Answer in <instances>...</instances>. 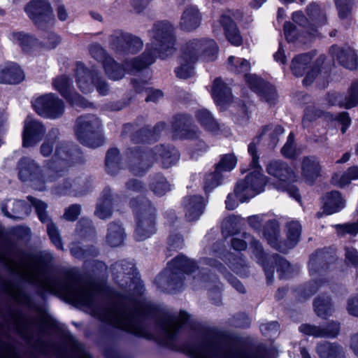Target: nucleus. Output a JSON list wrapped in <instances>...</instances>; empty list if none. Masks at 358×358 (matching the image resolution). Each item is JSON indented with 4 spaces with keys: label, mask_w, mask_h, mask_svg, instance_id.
<instances>
[{
    "label": "nucleus",
    "mask_w": 358,
    "mask_h": 358,
    "mask_svg": "<svg viewBox=\"0 0 358 358\" xmlns=\"http://www.w3.org/2000/svg\"><path fill=\"white\" fill-rule=\"evenodd\" d=\"M127 187L131 192H140L143 189V185L136 180H130L127 184Z\"/></svg>",
    "instance_id": "61"
},
{
    "label": "nucleus",
    "mask_w": 358,
    "mask_h": 358,
    "mask_svg": "<svg viewBox=\"0 0 358 358\" xmlns=\"http://www.w3.org/2000/svg\"><path fill=\"white\" fill-rule=\"evenodd\" d=\"M183 206L187 220L194 221L197 220L203 213L205 202L202 197L192 196L185 199Z\"/></svg>",
    "instance_id": "21"
},
{
    "label": "nucleus",
    "mask_w": 358,
    "mask_h": 358,
    "mask_svg": "<svg viewBox=\"0 0 358 358\" xmlns=\"http://www.w3.org/2000/svg\"><path fill=\"white\" fill-rule=\"evenodd\" d=\"M315 310L318 316L324 317L331 311V303L327 299H317L314 303Z\"/></svg>",
    "instance_id": "43"
},
{
    "label": "nucleus",
    "mask_w": 358,
    "mask_h": 358,
    "mask_svg": "<svg viewBox=\"0 0 358 358\" xmlns=\"http://www.w3.org/2000/svg\"><path fill=\"white\" fill-rule=\"evenodd\" d=\"M13 205L17 211L15 212L13 215H10L7 211H6L3 205H2L1 210L5 215L14 219H22L24 215L23 213H24L25 215H27V208L24 206L23 201H17L13 203Z\"/></svg>",
    "instance_id": "47"
},
{
    "label": "nucleus",
    "mask_w": 358,
    "mask_h": 358,
    "mask_svg": "<svg viewBox=\"0 0 358 358\" xmlns=\"http://www.w3.org/2000/svg\"><path fill=\"white\" fill-rule=\"evenodd\" d=\"M24 11L41 29L52 24L55 20L50 3L48 0H31L25 6Z\"/></svg>",
    "instance_id": "12"
},
{
    "label": "nucleus",
    "mask_w": 358,
    "mask_h": 358,
    "mask_svg": "<svg viewBox=\"0 0 358 358\" xmlns=\"http://www.w3.org/2000/svg\"><path fill=\"white\" fill-rule=\"evenodd\" d=\"M59 42V39L57 35H55L54 33L48 32L45 36H44V38L42 43L46 48L52 49L55 48Z\"/></svg>",
    "instance_id": "53"
},
{
    "label": "nucleus",
    "mask_w": 358,
    "mask_h": 358,
    "mask_svg": "<svg viewBox=\"0 0 358 358\" xmlns=\"http://www.w3.org/2000/svg\"><path fill=\"white\" fill-rule=\"evenodd\" d=\"M352 179L350 178V174H348V169L343 173H336L333 176L332 183L338 187H344L348 185Z\"/></svg>",
    "instance_id": "48"
},
{
    "label": "nucleus",
    "mask_w": 358,
    "mask_h": 358,
    "mask_svg": "<svg viewBox=\"0 0 358 358\" xmlns=\"http://www.w3.org/2000/svg\"><path fill=\"white\" fill-rule=\"evenodd\" d=\"M330 52L336 57L340 64L349 69H355L357 66V57L354 50L350 48L341 49L336 45L331 46Z\"/></svg>",
    "instance_id": "22"
},
{
    "label": "nucleus",
    "mask_w": 358,
    "mask_h": 358,
    "mask_svg": "<svg viewBox=\"0 0 358 358\" xmlns=\"http://www.w3.org/2000/svg\"><path fill=\"white\" fill-rule=\"evenodd\" d=\"M220 22L224 27L228 41L234 45H241L243 42L242 37L232 20L229 17L222 16Z\"/></svg>",
    "instance_id": "27"
},
{
    "label": "nucleus",
    "mask_w": 358,
    "mask_h": 358,
    "mask_svg": "<svg viewBox=\"0 0 358 358\" xmlns=\"http://www.w3.org/2000/svg\"><path fill=\"white\" fill-rule=\"evenodd\" d=\"M157 156H159L165 168L173 165L179 159L178 152L175 148L166 149L162 145L157 146L154 152H135L132 157L131 171L136 175L142 173L150 166L155 159H158Z\"/></svg>",
    "instance_id": "6"
},
{
    "label": "nucleus",
    "mask_w": 358,
    "mask_h": 358,
    "mask_svg": "<svg viewBox=\"0 0 358 358\" xmlns=\"http://www.w3.org/2000/svg\"><path fill=\"white\" fill-rule=\"evenodd\" d=\"M143 47V42L137 37L130 35H124L117 40V44L114 49L117 52H123L127 54H134L140 50Z\"/></svg>",
    "instance_id": "24"
},
{
    "label": "nucleus",
    "mask_w": 358,
    "mask_h": 358,
    "mask_svg": "<svg viewBox=\"0 0 358 358\" xmlns=\"http://www.w3.org/2000/svg\"><path fill=\"white\" fill-rule=\"evenodd\" d=\"M100 127V122L95 116H82L77 120L76 134L79 141L89 147L100 145L94 141L95 133Z\"/></svg>",
    "instance_id": "14"
},
{
    "label": "nucleus",
    "mask_w": 358,
    "mask_h": 358,
    "mask_svg": "<svg viewBox=\"0 0 358 358\" xmlns=\"http://www.w3.org/2000/svg\"><path fill=\"white\" fill-rule=\"evenodd\" d=\"M321 166L317 158L307 157L303 158L301 165L303 176L308 182H312L320 175Z\"/></svg>",
    "instance_id": "25"
},
{
    "label": "nucleus",
    "mask_w": 358,
    "mask_h": 358,
    "mask_svg": "<svg viewBox=\"0 0 358 358\" xmlns=\"http://www.w3.org/2000/svg\"><path fill=\"white\" fill-rule=\"evenodd\" d=\"M358 103V81L352 83L350 90L348 96L345 98L343 103L346 108L355 107Z\"/></svg>",
    "instance_id": "40"
},
{
    "label": "nucleus",
    "mask_w": 358,
    "mask_h": 358,
    "mask_svg": "<svg viewBox=\"0 0 358 358\" xmlns=\"http://www.w3.org/2000/svg\"><path fill=\"white\" fill-rule=\"evenodd\" d=\"M217 45L213 40L194 39L184 48L180 66L176 70L178 77L188 78L193 73V64L196 62H208L217 57Z\"/></svg>",
    "instance_id": "4"
},
{
    "label": "nucleus",
    "mask_w": 358,
    "mask_h": 358,
    "mask_svg": "<svg viewBox=\"0 0 358 358\" xmlns=\"http://www.w3.org/2000/svg\"><path fill=\"white\" fill-rule=\"evenodd\" d=\"M10 40L13 43L21 46L23 50H26L33 41L30 36L22 32H13L10 36Z\"/></svg>",
    "instance_id": "41"
},
{
    "label": "nucleus",
    "mask_w": 358,
    "mask_h": 358,
    "mask_svg": "<svg viewBox=\"0 0 358 358\" xmlns=\"http://www.w3.org/2000/svg\"><path fill=\"white\" fill-rule=\"evenodd\" d=\"M281 152L282 154L287 158H293L299 154L294 147V136L292 133L289 134L287 141L282 148Z\"/></svg>",
    "instance_id": "46"
},
{
    "label": "nucleus",
    "mask_w": 358,
    "mask_h": 358,
    "mask_svg": "<svg viewBox=\"0 0 358 358\" xmlns=\"http://www.w3.org/2000/svg\"><path fill=\"white\" fill-rule=\"evenodd\" d=\"M76 76L78 86L84 93L91 92L92 83L96 85V90L101 95H105L108 91L107 84L96 74L90 73L81 63L77 64Z\"/></svg>",
    "instance_id": "15"
},
{
    "label": "nucleus",
    "mask_w": 358,
    "mask_h": 358,
    "mask_svg": "<svg viewBox=\"0 0 358 358\" xmlns=\"http://www.w3.org/2000/svg\"><path fill=\"white\" fill-rule=\"evenodd\" d=\"M244 238L246 241H243L238 238H234L231 241V245L236 250H243L246 248L247 241L250 243L253 249V252L257 257H262L263 252L262 246L257 241L253 240L249 235L245 234Z\"/></svg>",
    "instance_id": "30"
},
{
    "label": "nucleus",
    "mask_w": 358,
    "mask_h": 358,
    "mask_svg": "<svg viewBox=\"0 0 358 358\" xmlns=\"http://www.w3.org/2000/svg\"><path fill=\"white\" fill-rule=\"evenodd\" d=\"M131 206L135 209L137 218V227L135 236L138 241H143L149 238L155 231V209L148 204H141L139 208L134 201L131 202Z\"/></svg>",
    "instance_id": "10"
},
{
    "label": "nucleus",
    "mask_w": 358,
    "mask_h": 358,
    "mask_svg": "<svg viewBox=\"0 0 358 358\" xmlns=\"http://www.w3.org/2000/svg\"><path fill=\"white\" fill-rule=\"evenodd\" d=\"M284 133V129L280 126H268L266 127L263 130V134H266L275 141L277 136Z\"/></svg>",
    "instance_id": "55"
},
{
    "label": "nucleus",
    "mask_w": 358,
    "mask_h": 358,
    "mask_svg": "<svg viewBox=\"0 0 358 358\" xmlns=\"http://www.w3.org/2000/svg\"><path fill=\"white\" fill-rule=\"evenodd\" d=\"M44 133L45 129L41 122L27 117L24 127L23 146L31 147L36 145Z\"/></svg>",
    "instance_id": "19"
},
{
    "label": "nucleus",
    "mask_w": 358,
    "mask_h": 358,
    "mask_svg": "<svg viewBox=\"0 0 358 358\" xmlns=\"http://www.w3.org/2000/svg\"><path fill=\"white\" fill-rule=\"evenodd\" d=\"M301 232V226L298 221L289 222L287 225V242L283 245L279 244L278 243L279 227L276 221L271 220L267 223L264 230V236L273 248L285 252L299 242Z\"/></svg>",
    "instance_id": "8"
},
{
    "label": "nucleus",
    "mask_w": 358,
    "mask_h": 358,
    "mask_svg": "<svg viewBox=\"0 0 358 358\" xmlns=\"http://www.w3.org/2000/svg\"><path fill=\"white\" fill-rule=\"evenodd\" d=\"M338 120L343 124V127L341 129L342 132L345 133L347 128L349 127V125L350 124V119L348 113H343L340 114Z\"/></svg>",
    "instance_id": "62"
},
{
    "label": "nucleus",
    "mask_w": 358,
    "mask_h": 358,
    "mask_svg": "<svg viewBox=\"0 0 358 358\" xmlns=\"http://www.w3.org/2000/svg\"><path fill=\"white\" fill-rule=\"evenodd\" d=\"M266 171L269 175L278 180V184L276 185L278 189H286L290 196L299 201L300 196L298 189L294 187L287 188V182L294 181L295 179L294 173L287 164L278 161H272L268 164Z\"/></svg>",
    "instance_id": "11"
},
{
    "label": "nucleus",
    "mask_w": 358,
    "mask_h": 358,
    "mask_svg": "<svg viewBox=\"0 0 358 358\" xmlns=\"http://www.w3.org/2000/svg\"><path fill=\"white\" fill-rule=\"evenodd\" d=\"M69 158V148L64 144L57 146L54 162L43 171L34 160L24 157L19 162V178L22 181L38 179L45 182H53L64 176V170L59 169L66 165Z\"/></svg>",
    "instance_id": "3"
},
{
    "label": "nucleus",
    "mask_w": 358,
    "mask_h": 358,
    "mask_svg": "<svg viewBox=\"0 0 358 358\" xmlns=\"http://www.w3.org/2000/svg\"><path fill=\"white\" fill-rule=\"evenodd\" d=\"M201 21V15L197 8L190 6L183 12L180 26L183 30L192 31L199 26Z\"/></svg>",
    "instance_id": "23"
},
{
    "label": "nucleus",
    "mask_w": 358,
    "mask_h": 358,
    "mask_svg": "<svg viewBox=\"0 0 358 358\" xmlns=\"http://www.w3.org/2000/svg\"><path fill=\"white\" fill-rule=\"evenodd\" d=\"M311 57L308 54L300 55L292 62L291 69L296 76H302L308 69Z\"/></svg>",
    "instance_id": "32"
},
{
    "label": "nucleus",
    "mask_w": 358,
    "mask_h": 358,
    "mask_svg": "<svg viewBox=\"0 0 358 358\" xmlns=\"http://www.w3.org/2000/svg\"><path fill=\"white\" fill-rule=\"evenodd\" d=\"M299 331L305 334L316 337H322L325 334L320 327L308 324H302L299 327Z\"/></svg>",
    "instance_id": "51"
},
{
    "label": "nucleus",
    "mask_w": 358,
    "mask_h": 358,
    "mask_svg": "<svg viewBox=\"0 0 358 358\" xmlns=\"http://www.w3.org/2000/svg\"><path fill=\"white\" fill-rule=\"evenodd\" d=\"M71 81L70 79L62 76L54 80L53 86L56 90H57L64 97L68 99L72 105L85 108L87 106V103L77 93L71 94L70 90L71 87Z\"/></svg>",
    "instance_id": "18"
},
{
    "label": "nucleus",
    "mask_w": 358,
    "mask_h": 358,
    "mask_svg": "<svg viewBox=\"0 0 358 358\" xmlns=\"http://www.w3.org/2000/svg\"><path fill=\"white\" fill-rule=\"evenodd\" d=\"M345 257L352 264L357 265L358 264V252L355 248H345Z\"/></svg>",
    "instance_id": "57"
},
{
    "label": "nucleus",
    "mask_w": 358,
    "mask_h": 358,
    "mask_svg": "<svg viewBox=\"0 0 358 358\" xmlns=\"http://www.w3.org/2000/svg\"><path fill=\"white\" fill-rule=\"evenodd\" d=\"M347 309L350 315L358 317V298L350 299Z\"/></svg>",
    "instance_id": "59"
},
{
    "label": "nucleus",
    "mask_w": 358,
    "mask_h": 358,
    "mask_svg": "<svg viewBox=\"0 0 358 358\" xmlns=\"http://www.w3.org/2000/svg\"><path fill=\"white\" fill-rule=\"evenodd\" d=\"M262 332L267 336L275 335L279 329V324L276 322H273L261 325Z\"/></svg>",
    "instance_id": "54"
},
{
    "label": "nucleus",
    "mask_w": 358,
    "mask_h": 358,
    "mask_svg": "<svg viewBox=\"0 0 358 358\" xmlns=\"http://www.w3.org/2000/svg\"><path fill=\"white\" fill-rule=\"evenodd\" d=\"M24 78L20 67L15 63H6L0 69V83L17 84Z\"/></svg>",
    "instance_id": "20"
},
{
    "label": "nucleus",
    "mask_w": 358,
    "mask_h": 358,
    "mask_svg": "<svg viewBox=\"0 0 358 358\" xmlns=\"http://www.w3.org/2000/svg\"><path fill=\"white\" fill-rule=\"evenodd\" d=\"M266 182L257 173H250L245 179L237 182L234 194H229L226 200V207L229 210H234L238 206L234 199L236 196L241 202L254 197L264 190Z\"/></svg>",
    "instance_id": "7"
},
{
    "label": "nucleus",
    "mask_w": 358,
    "mask_h": 358,
    "mask_svg": "<svg viewBox=\"0 0 358 358\" xmlns=\"http://www.w3.org/2000/svg\"><path fill=\"white\" fill-rule=\"evenodd\" d=\"M113 270L117 273L122 272V273L126 275H131L134 274V266L131 262L122 261L120 263H115L113 265Z\"/></svg>",
    "instance_id": "49"
},
{
    "label": "nucleus",
    "mask_w": 358,
    "mask_h": 358,
    "mask_svg": "<svg viewBox=\"0 0 358 358\" xmlns=\"http://www.w3.org/2000/svg\"><path fill=\"white\" fill-rule=\"evenodd\" d=\"M112 200L110 196L103 198L98 204L96 215L101 219H106L111 215Z\"/></svg>",
    "instance_id": "38"
},
{
    "label": "nucleus",
    "mask_w": 358,
    "mask_h": 358,
    "mask_svg": "<svg viewBox=\"0 0 358 358\" xmlns=\"http://www.w3.org/2000/svg\"><path fill=\"white\" fill-rule=\"evenodd\" d=\"M317 352L320 358H345L342 348L336 344H320L317 348Z\"/></svg>",
    "instance_id": "29"
},
{
    "label": "nucleus",
    "mask_w": 358,
    "mask_h": 358,
    "mask_svg": "<svg viewBox=\"0 0 358 358\" xmlns=\"http://www.w3.org/2000/svg\"><path fill=\"white\" fill-rule=\"evenodd\" d=\"M25 278L27 280L36 283L45 291L63 295L70 300L84 306L90 305L94 292L92 288L87 289L77 288L72 280L65 285H60L55 280L48 277L38 264L27 268Z\"/></svg>",
    "instance_id": "2"
},
{
    "label": "nucleus",
    "mask_w": 358,
    "mask_h": 358,
    "mask_svg": "<svg viewBox=\"0 0 358 358\" xmlns=\"http://www.w3.org/2000/svg\"><path fill=\"white\" fill-rule=\"evenodd\" d=\"M150 42L148 44L147 51L143 55L144 61L135 59L129 63H127V71L133 72L143 69L152 64L155 56L158 54L164 58L171 53L175 45V37L173 35V27L169 22H158L155 23L152 29L149 31Z\"/></svg>",
    "instance_id": "1"
},
{
    "label": "nucleus",
    "mask_w": 358,
    "mask_h": 358,
    "mask_svg": "<svg viewBox=\"0 0 358 358\" xmlns=\"http://www.w3.org/2000/svg\"><path fill=\"white\" fill-rule=\"evenodd\" d=\"M103 320L132 334L143 336L137 315L131 311L115 308L107 311Z\"/></svg>",
    "instance_id": "9"
},
{
    "label": "nucleus",
    "mask_w": 358,
    "mask_h": 358,
    "mask_svg": "<svg viewBox=\"0 0 358 358\" xmlns=\"http://www.w3.org/2000/svg\"><path fill=\"white\" fill-rule=\"evenodd\" d=\"M106 166L108 172L114 174L120 168L119 151L116 148L109 150L106 155Z\"/></svg>",
    "instance_id": "34"
},
{
    "label": "nucleus",
    "mask_w": 358,
    "mask_h": 358,
    "mask_svg": "<svg viewBox=\"0 0 358 358\" xmlns=\"http://www.w3.org/2000/svg\"><path fill=\"white\" fill-rule=\"evenodd\" d=\"M32 106L39 115L47 118H57L64 110L63 101L52 93L37 98Z\"/></svg>",
    "instance_id": "13"
},
{
    "label": "nucleus",
    "mask_w": 358,
    "mask_h": 358,
    "mask_svg": "<svg viewBox=\"0 0 358 358\" xmlns=\"http://www.w3.org/2000/svg\"><path fill=\"white\" fill-rule=\"evenodd\" d=\"M339 329V324L336 322H332L327 329H322V331L325 334L323 336L335 337L338 335Z\"/></svg>",
    "instance_id": "58"
},
{
    "label": "nucleus",
    "mask_w": 358,
    "mask_h": 358,
    "mask_svg": "<svg viewBox=\"0 0 358 358\" xmlns=\"http://www.w3.org/2000/svg\"><path fill=\"white\" fill-rule=\"evenodd\" d=\"M248 152L251 155L252 157V166L254 169V171H252L250 173H257L258 176L265 181L264 177L261 174L259 171V169L257 166V162H258V158L256 156V145L255 143L252 142L248 145Z\"/></svg>",
    "instance_id": "50"
},
{
    "label": "nucleus",
    "mask_w": 358,
    "mask_h": 358,
    "mask_svg": "<svg viewBox=\"0 0 358 358\" xmlns=\"http://www.w3.org/2000/svg\"><path fill=\"white\" fill-rule=\"evenodd\" d=\"M236 163L237 159L234 155L230 154L223 156L216 166L215 171L206 176L205 190L207 192L218 186L221 180V172L231 171L236 166Z\"/></svg>",
    "instance_id": "17"
},
{
    "label": "nucleus",
    "mask_w": 358,
    "mask_h": 358,
    "mask_svg": "<svg viewBox=\"0 0 358 358\" xmlns=\"http://www.w3.org/2000/svg\"><path fill=\"white\" fill-rule=\"evenodd\" d=\"M59 135L57 129H52L48 134L47 140L42 144L41 152L44 157H47L52 153L53 145Z\"/></svg>",
    "instance_id": "39"
},
{
    "label": "nucleus",
    "mask_w": 358,
    "mask_h": 358,
    "mask_svg": "<svg viewBox=\"0 0 358 358\" xmlns=\"http://www.w3.org/2000/svg\"><path fill=\"white\" fill-rule=\"evenodd\" d=\"M151 189L154 194L161 196L170 190L169 185L162 176H157L151 183Z\"/></svg>",
    "instance_id": "37"
},
{
    "label": "nucleus",
    "mask_w": 358,
    "mask_h": 358,
    "mask_svg": "<svg viewBox=\"0 0 358 358\" xmlns=\"http://www.w3.org/2000/svg\"><path fill=\"white\" fill-rule=\"evenodd\" d=\"M229 282L233 285V287L239 292H244L245 288L244 286L241 284V282L238 280L236 278L229 275L227 278Z\"/></svg>",
    "instance_id": "64"
},
{
    "label": "nucleus",
    "mask_w": 358,
    "mask_h": 358,
    "mask_svg": "<svg viewBox=\"0 0 358 358\" xmlns=\"http://www.w3.org/2000/svg\"><path fill=\"white\" fill-rule=\"evenodd\" d=\"M169 266L172 270L182 271L185 273L193 271V268L195 267L192 261L182 255L178 256L173 259L172 262L169 264Z\"/></svg>",
    "instance_id": "33"
},
{
    "label": "nucleus",
    "mask_w": 358,
    "mask_h": 358,
    "mask_svg": "<svg viewBox=\"0 0 358 358\" xmlns=\"http://www.w3.org/2000/svg\"><path fill=\"white\" fill-rule=\"evenodd\" d=\"M340 17H347L350 11V0H335Z\"/></svg>",
    "instance_id": "52"
},
{
    "label": "nucleus",
    "mask_w": 358,
    "mask_h": 358,
    "mask_svg": "<svg viewBox=\"0 0 358 358\" xmlns=\"http://www.w3.org/2000/svg\"><path fill=\"white\" fill-rule=\"evenodd\" d=\"M344 207V201L338 192L327 193L323 197V208L327 215L341 210Z\"/></svg>",
    "instance_id": "26"
},
{
    "label": "nucleus",
    "mask_w": 358,
    "mask_h": 358,
    "mask_svg": "<svg viewBox=\"0 0 358 358\" xmlns=\"http://www.w3.org/2000/svg\"><path fill=\"white\" fill-rule=\"evenodd\" d=\"M187 318L185 312H181L178 320L170 321L164 327V334L168 340H172L180 327L179 322H184Z\"/></svg>",
    "instance_id": "36"
},
{
    "label": "nucleus",
    "mask_w": 358,
    "mask_h": 358,
    "mask_svg": "<svg viewBox=\"0 0 358 358\" xmlns=\"http://www.w3.org/2000/svg\"><path fill=\"white\" fill-rule=\"evenodd\" d=\"M181 134L180 137L186 138H193L196 136V131L193 129L182 128L180 130Z\"/></svg>",
    "instance_id": "63"
},
{
    "label": "nucleus",
    "mask_w": 358,
    "mask_h": 358,
    "mask_svg": "<svg viewBox=\"0 0 358 358\" xmlns=\"http://www.w3.org/2000/svg\"><path fill=\"white\" fill-rule=\"evenodd\" d=\"M90 52L95 59L103 64L105 72L110 79L116 80L123 78L124 70L113 58L107 56L101 46L93 45L90 47Z\"/></svg>",
    "instance_id": "16"
},
{
    "label": "nucleus",
    "mask_w": 358,
    "mask_h": 358,
    "mask_svg": "<svg viewBox=\"0 0 358 358\" xmlns=\"http://www.w3.org/2000/svg\"><path fill=\"white\" fill-rule=\"evenodd\" d=\"M124 238V229L120 224L112 223L108 229L106 240L112 247H117L122 244Z\"/></svg>",
    "instance_id": "31"
},
{
    "label": "nucleus",
    "mask_w": 358,
    "mask_h": 358,
    "mask_svg": "<svg viewBox=\"0 0 358 358\" xmlns=\"http://www.w3.org/2000/svg\"><path fill=\"white\" fill-rule=\"evenodd\" d=\"M27 199H29L30 203L34 206L36 212L38 214L40 220L42 222H48V217L45 213L47 205L44 202L38 201L32 196H28Z\"/></svg>",
    "instance_id": "42"
},
{
    "label": "nucleus",
    "mask_w": 358,
    "mask_h": 358,
    "mask_svg": "<svg viewBox=\"0 0 358 358\" xmlns=\"http://www.w3.org/2000/svg\"><path fill=\"white\" fill-rule=\"evenodd\" d=\"M47 231L48 234L49 235V237L53 244L58 248V249H63V245L62 243V240L59 236V234L58 232V230L55 227V226L51 222H49L47 224Z\"/></svg>",
    "instance_id": "45"
},
{
    "label": "nucleus",
    "mask_w": 358,
    "mask_h": 358,
    "mask_svg": "<svg viewBox=\"0 0 358 358\" xmlns=\"http://www.w3.org/2000/svg\"><path fill=\"white\" fill-rule=\"evenodd\" d=\"M231 92L227 86L220 78L213 81L212 96L217 105H221L230 97Z\"/></svg>",
    "instance_id": "28"
},
{
    "label": "nucleus",
    "mask_w": 358,
    "mask_h": 358,
    "mask_svg": "<svg viewBox=\"0 0 358 358\" xmlns=\"http://www.w3.org/2000/svg\"><path fill=\"white\" fill-rule=\"evenodd\" d=\"M80 212V206L78 205H72L69 207L64 213V217L69 221L75 220Z\"/></svg>",
    "instance_id": "56"
},
{
    "label": "nucleus",
    "mask_w": 358,
    "mask_h": 358,
    "mask_svg": "<svg viewBox=\"0 0 358 358\" xmlns=\"http://www.w3.org/2000/svg\"><path fill=\"white\" fill-rule=\"evenodd\" d=\"M196 117L199 122L207 129L214 131L218 128L217 122L207 110L202 109L199 110L196 113Z\"/></svg>",
    "instance_id": "35"
},
{
    "label": "nucleus",
    "mask_w": 358,
    "mask_h": 358,
    "mask_svg": "<svg viewBox=\"0 0 358 358\" xmlns=\"http://www.w3.org/2000/svg\"><path fill=\"white\" fill-rule=\"evenodd\" d=\"M250 67V63L245 59L234 56L228 58V69L237 74H244L245 81L250 89L259 94L266 101L271 102L275 97V90L255 75L247 74Z\"/></svg>",
    "instance_id": "5"
},
{
    "label": "nucleus",
    "mask_w": 358,
    "mask_h": 358,
    "mask_svg": "<svg viewBox=\"0 0 358 358\" xmlns=\"http://www.w3.org/2000/svg\"><path fill=\"white\" fill-rule=\"evenodd\" d=\"M163 96L162 91L156 90H150L148 92V96L146 97V101H157Z\"/></svg>",
    "instance_id": "60"
},
{
    "label": "nucleus",
    "mask_w": 358,
    "mask_h": 358,
    "mask_svg": "<svg viewBox=\"0 0 358 358\" xmlns=\"http://www.w3.org/2000/svg\"><path fill=\"white\" fill-rule=\"evenodd\" d=\"M336 228L339 235L356 236L358 234V221L354 223L338 224Z\"/></svg>",
    "instance_id": "44"
}]
</instances>
